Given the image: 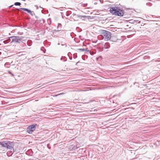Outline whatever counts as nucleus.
Listing matches in <instances>:
<instances>
[{
    "label": "nucleus",
    "instance_id": "1",
    "mask_svg": "<svg viewBox=\"0 0 160 160\" xmlns=\"http://www.w3.org/2000/svg\"><path fill=\"white\" fill-rule=\"evenodd\" d=\"M110 11L112 14L120 17L122 16L124 13V11L123 9L118 7L111 8Z\"/></svg>",
    "mask_w": 160,
    "mask_h": 160
},
{
    "label": "nucleus",
    "instance_id": "2",
    "mask_svg": "<svg viewBox=\"0 0 160 160\" xmlns=\"http://www.w3.org/2000/svg\"><path fill=\"white\" fill-rule=\"evenodd\" d=\"M0 145H1L2 147L10 150L13 149L14 146L13 142L8 141L0 142Z\"/></svg>",
    "mask_w": 160,
    "mask_h": 160
},
{
    "label": "nucleus",
    "instance_id": "3",
    "mask_svg": "<svg viewBox=\"0 0 160 160\" xmlns=\"http://www.w3.org/2000/svg\"><path fill=\"white\" fill-rule=\"evenodd\" d=\"M22 38L23 37L22 36H13L9 37L7 41L8 42H10V39H12V41L11 43L15 42L19 43L21 42H22Z\"/></svg>",
    "mask_w": 160,
    "mask_h": 160
},
{
    "label": "nucleus",
    "instance_id": "4",
    "mask_svg": "<svg viewBox=\"0 0 160 160\" xmlns=\"http://www.w3.org/2000/svg\"><path fill=\"white\" fill-rule=\"evenodd\" d=\"M101 33L105 40L108 41L110 39L112 35V33L110 32L105 30H102V31Z\"/></svg>",
    "mask_w": 160,
    "mask_h": 160
},
{
    "label": "nucleus",
    "instance_id": "5",
    "mask_svg": "<svg viewBox=\"0 0 160 160\" xmlns=\"http://www.w3.org/2000/svg\"><path fill=\"white\" fill-rule=\"evenodd\" d=\"M37 126V124H32L28 126L27 129V132L29 134L32 133L33 131L35 130Z\"/></svg>",
    "mask_w": 160,
    "mask_h": 160
},
{
    "label": "nucleus",
    "instance_id": "6",
    "mask_svg": "<svg viewBox=\"0 0 160 160\" xmlns=\"http://www.w3.org/2000/svg\"><path fill=\"white\" fill-rule=\"evenodd\" d=\"M18 10L20 11V10H23L25 11H26L28 12V13H29L32 16L35 15V13L33 12L32 11L30 10L27 8H20Z\"/></svg>",
    "mask_w": 160,
    "mask_h": 160
},
{
    "label": "nucleus",
    "instance_id": "7",
    "mask_svg": "<svg viewBox=\"0 0 160 160\" xmlns=\"http://www.w3.org/2000/svg\"><path fill=\"white\" fill-rule=\"evenodd\" d=\"M83 17H86V16H83L79 15L76 14H73L72 16V18H74L76 21L78 20V19H82V18Z\"/></svg>",
    "mask_w": 160,
    "mask_h": 160
},
{
    "label": "nucleus",
    "instance_id": "8",
    "mask_svg": "<svg viewBox=\"0 0 160 160\" xmlns=\"http://www.w3.org/2000/svg\"><path fill=\"white\" fill-rule=\"evenodd\" d=\"M141 19L140 18H137L135 20H129V22L131 23L136 24L138 22V23H140V19Z\"/></svg>",
    "mask_w": 160,
    "mask_h": 160
},
{
    "label": "nucleus",
    "instance_id": "9",
    "mask_svg": "<svg viewBox=\"0 0 160 160\" xmlns=\"http://www.w3.org/2000/svg\"><path fill=\"white\" fill-rule=\"evenodd\" d=\"M104 48L105 49L109 48L110 47V43L108 42H107L105 43L104 45Z\"/></svg>",
    "mask_w": 160,
    "mask_h": 160
},
{
    "label": "nucleus",
    "instance_id": "10",
    "mask_svg": "<svg viewBox=\"0 0 160 160\" xmlns=\"http://www.w3.org/2000/svg\"><path fill=\"white\" fill-rule=\"evenodd\" d=\"M87 5L88 4L87 3L84 4L81 3L79 4V6L80 7H86Z\"/></svg>",
    "mask_w": 160,
    "mask_h": 160
},
{
    "label": "nucleus",
    "instance_id": "11",
    "mask_svg": "<svg viewBox=\"0 0 160 160\" xmlns=\"http://www.w3.org/2000/svg\"><path fill=\"white\" fill-rule=\"evenodd\" d=\"M27 44L28 46H30L32 44V42L31 40H29L27 41Z\"/></svg>",
    "mask_w": 160,
    "mask_h": 160
},
{
    "label": "nucleus",
    "instance_id": "12",
    "mask_svg": "<svg viewBox=\"0 0 160 160\" xmlns=\"http://www.w3.org/2000/svg\"><path fill=\"white\" fill-rule=\"evenodd\" d=\"M41 51H42L43 53H45V51H46V49H45V48H44V47H42L41 48Z\"/></svg>",
    "mask_w": 160,
    "mask_h": 160
},
{
    "label": "nucleus",
    "instance_id": "13",
    "mask_svg": "<svg viewBox=\"0 0 160 160\" xmlns=\"http://www.w3.org/2000/svg\"><path fill=\"white\" fill-rule=\"evenodd\" d=\"M60 60H63L64 62H65L67 61V59L65 57H64L63 58L62 57L61 58Z\"/></svg>",
    "mask_w": 160,
    "mask_h": 160
},
{
    "label": "nucleus",
    "instance_id": "14",
    "mask_svg": "<svg viewBox=\"0 0 160 160\" xmlns=\"http://www.w3.org/2000/svg\"><path fill=\"white\" fill-rule=\"evenodd\" d=\"M14 5L16 6H20L21 5V3L19 2H16L15 3Z\"/></svg>",
    "mask_w": 160,
    "mask_h": 160
},
{
    "label": "nucleus",
    "instance_id": "15",
    "mask_svg": "<svg viewBox=\"0 0 160 160\" xmlns=\"http://www.w3.org/2000/svg\"><path fill=\"white\" fill-rule=\"evenodd\" d=\"M48 24L50 25L51 23V22L50 19H49L48 20Z\"/></svg>",
    "mask_w": 160,
    "mask_h": 160
},
{
    "label": "nucleus",
    "instance_id": "16",
    "mask_svg": "<svg viewBox=\"0 0 160 160\" xmlns=\"http://www.w3.org/2000/svg\"><path fill=\"white\" fill-rule=\"evenodd\" d=\"M78 50H79L82 51V52L85 51V50H84V48H83V49L79 48V49H78Z\"/></svg>",
    "mask_w": 160,
    "mask_h": 160
},
{
    "label": "nucleus",
    "instance_id": "17",
    "mask_svg": "<svg viewBox=\"0 0 160 160\" xmlns=\"http://www.w3.org/2000/svg\"><path fill=\"white\" fill-rule=\"evenodd\" d=\"M84 49V50H85V51H87V52H89V49H88V48H86Z\"/></svg>",
    "mask_w": 160,
    "mask_h": 160
},
{
    "label": "nucleus",
    "instance_id": "18",
    "mask_svg": "<svg viewBox=\"0 0 160 160\" xmlns=\"http://www.w3.org/2000/svg\"><path fill=\"white\" fill-rule=\"evenodd\" d=\"M8 72L9 73L11 74L12 76H14V75L13 74H12L10 71H8Z\"/></svg>",
    "mask_w": 160,
    "mask_h": 160
},
{
    "label": "nucleus",
    "instance_id": "19",
    "mask_svg": "<svg viewBox=\"0 0 160 160\" xmlns=\"http://www.w3.org/2000/svg\"><path fill=\"white\" fill-rule=\"evenodd\" d=\"M88 8L92 9V7H88V8H85V9H88Z\"/></svg>",
    "mask_w": 160,
    "mask_h": 160
},
{
    "label": "nucleus",
    "instance_id": "20",
    "mask_svg": "<svg viewBox=\"0 0 160 160\" xmlns=\"http://www.w3.org/2000/svg\"><path fill=\"white\" fill-rule=\"evenodd\" d=\"M42 21H43V23H44V22L45 21V20L44 19H42Z\"/></svg>",
    "mask_w": 160,
    "mask_h": 160
},
{
    "label": "nucleus",
    "instance_id": "21",
    "mask_svg": "<svg viewBox=\"0 0 160 160\" xmlns=\"http://www.w3.org/2000/svg\"><path fill=\"white\" fill-rule=\"evenodd\" d=\"M100 1L101 3H102L103 2V0H100Z\"/></svg>",
    "mask_w": 160,
    "mask_h": 160
},
{
    "label": "nucleus",
    "instance_id": "22",
    "mask_svg": "<svg viewBox=\"0 0 160 160\" xmlns=\"http://www.w3.org/2000/svg\"><path fill=\"white\" fill-rule=\"evenodd\" d=\"M66 16H69V14H68V13H67V12H66Z\"/></svg>",
    "mask_w": 160,
    "mask_h": 160
},
{
    "label": "nucleus",
    "instance_id": "23",
    "mask_svg": "<svg viewBox=\"0 0 160 160\" xmlns=\"http://www.w3.org/2000/svg\"><path fill=\"white\" fill-rule=\"evenodd\" d=\"M77 57V56H73V58H76Z\"/></svg>",
    "mask_w": 160,
    "mask_h": 160
},
{
    "label": "nucleus",
    "instance_id": "24",
    "mask_svg": "<svg viewBox=\"0 0 160 160\" xmlns=\"http://www.w3.org/2000/svg\"><path fill=\"white\" fill-rule=\"evenodd\" d=\"M8 63H6L5 64V66H6V65H8Z\"/></svg>",
    "mask_w": 160,
    "mask_h": 160
},
{
    "label": "nucleus",
    "instance_id": "25",
    "mask_svg": "<svg viewBox=\"0 0 160 160\" xmlns=\"http://www.w3.org/2000/svg\"><path fill=\"white\" fill-rule=\"evenodd\" d=\"M79 61H78V62H77L76 63V65H77V64H78V63H79Z\"/></svg>",
    "mask_w": 160,
    "mask_h": 160
},
{
    "label": "nucleus",
    "instance_id": "26",
    "mask_svg": "<svg viewBox=\"0 0 160 160\" xmlns=\"http://www.w3.org/2000/svg\"><path fill=\"white\" fill-rule=\"evenodd\" d=\"M7 41H3V42H4V43H6V42H7Z\"/></svg>",
    "mask_w": 160,
    "mask_h": 160
},
{
    "label": "nucleus",
    "instance_id": "27",
    "mask_svg": "<svg viewBox=\"0 0 160 160\" xmlns=\"http://www.w3.org/2000/svg\"><path fill=\"white\" fill-rule=\"evenodd\" d=\"M70 59L71 60L72 59V58H70Z\"/></svg>",
    "mask_w": 160,
    "mask_h": 160
},
{
    "label": "nucleus",
    "instance_id": "28",
    "mask_svg": "<svg viewBox=\"0 0 160 160\" xmlns=\"http://www.w3.org/2000/svg\"><path fill=\"white\" fill-rule=\"evenodd\" d=\"M13 6V5H11V6H10V7H12Z\"/></svg>",
    "mask_w": 160,
    "mask_h": 160
},
{
    "label": "nucleus",
    "instance_id": "29",
    "mask_svg": "<svg viewBox=\"0 0 160 160\" xmlns=\"http://www.w3.org/2000/svg\"><path fill=\"white\" fill-rule=\"evenodd\" d=\"M36 18H37V17L36 16Z\"/></svg>",
    "mask_w": 160,
    "mask_h": 160
}]
</instances>
